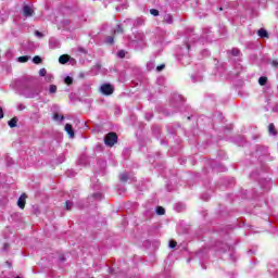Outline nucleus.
Instances as JSON below:
<instances>
[{"label":"nucleus","instance_id":"obj_2","mask_svg":"<svg viewBox=\"0 0 278 278\" xmlns=\"http://www.w3.org/2000/svg\"><path fill=\"white\" fill-rule=\"evenodd\" d=\"M65 131H66L68 138H75V130L73 129V125L66 124Z\"/></svg>","mask_w":278,"mask_h":278},{"label":"nucleus","instance_id":"obj_6","mask_svg":"<svg viewBox=\"0 0 278 278\" xmlns=\"http://www.w3.org/2000/svg\"><path fill=\"white\" fill-rule=\"evenodd\" d=\"M68 60H71V56L68 54H62L59 58L60 64H66L68 62Z\"/></svg>","mask_w":278,"mask_h":278},{"label":"nucleus","instance_id":"obj_22","mask_svg":"<svg viewBox=\"0 0 278 278\" xmlns=\"http://www.w3.org/2000/svg\"><path fill=\"white\" fill-rule=\"evenodd\" d=\"M106 42H108V45H112L114 42V36H109L106 38Z\"/></svg>","mask_w":278,"mask_h":278},{"label":"nucleus","instance_id":"obj_21","mask_svg":"<svg viewBox=\"0 0 278 278\" xmlns=\"http://www.w3.org/2000/svg\"><path fill=\"white\" fill-rule=\"evenodd\" d=\"M39 75H40V77H45L47 75V70L46 68H40L39 70Z\"/></svg>","mask_w":278,"mask_h":278},{"label":"nucleus","instance_id":"obj_23","mask_svg":"<svg viewBox=\"0 0 278 278\" xmlns=\"http://www.w3.org/2000/svg\"><path fill=\"white\" fill-rule=\"evenodd\" d=\"M177 247V241H169V249H175Z\"/></svg>","mask_w":278,"mask_h":278},{"label":"nucleus","instance_id":"obj_24","mask_svg":"<svg viewBox=\"0 0 278 278\" xmlns=\"http://www.w3.org/2000/svg\"><path fill=\"white\" fill-rule=\"evenodd\" d=\"M117 55H118V58H121V59L125 58V52H124V50H119V51L117 52Z\"/></svg>","mask_w":278,"mask_h":278},{"label":"nucleus","instance_id":"obj_9","mask_svg":"<svg viewBox=\"0 0 278 278\" xmlns=\"http://www.w3.org/2000/svg\"><path fill=\"white\" fill-rule=\"evenodd\" d=\"M257 36H260V38H268V31L264 28H261L257 30Z\"/></svg>","mask_w":278,"mask_h":278},{"label":"nucleus","instance_id":"obj_26","mask_svg":"<svg viewBox=\"0 0 278 278\" xmlns=\"http://www.w3.org/2000/svg\"><path fill=\"white\" fill-rule=\"evenodd\" d=\"M164 68H166V65H164V64H161V65H159L157 67H156V71H164Z\"/></svg>","mask_w":278,"mask_h":278},{"label":"nucleus","instance_id":"obj_34","mask_svg":"<svg viewBox=\"0 0 278 278\" xmlns=\"http://www.w3.org/2000/svg\"><path fill=\"white\" fill-rule=\"evenodd\" d=\"M97 151H101V147L100 146H97Z\"/></svg>","mask_w":278,"mask_h":278},{"label":"nucleus","instance_id":"obj_8","mask_svg":"<svg viewBox=\"0 0 278 278\" xmlns=\"http://www.w3.org/2000/svg\"><path fill=\"white\" fill-rule=\"evenodd\" d=\"M268 134L271 136H277V128L275 127V124L271 123L268 125Z\"/></svg>","mask_w":278,"mask_h":278},{"label":"nucleus","instance_id":"obj_13","mask_svg":"<svg viewBox=\"0 0 278 278\" xmlns=\"http://www.w3.org/2000/svg\"><path fill=\"white\" fill-rule=\"evenodd\" d=\"M230 53H231V55H233L235 58H238V55H240V49H238V48H232V49L230 50Z\"/></svg>","mask_w":278,"mask_h":278},{"label":"nucleus","instance_id":"obj_11","mask_svg":"<svg viewBox=\"0 0 278 278\" xmlns=\"http://www.w3.org/2000/svg\"><path fill=\"white\" fill-rule=\"evenodd\" d=\"M268 81V77L262 76L258 78L260 86H266V83Z\"/></svg>","mask_w":278,"mask_h":278},{"label":"nucleus","instance_id":"obj_4","mask_svg":"<svg viewBox=\"0 0 278 278\" xmlns=\"http://www.w3.org/2000/svg\"><path fill=\"white\" fill-rule=\"evenodd\" d=\"M25 199H27V195L23 193L17 200V205L21 210H25Z\"/></svg>","mask_w":278,"mask_h":278},{"label":"nucleus","instance_id":"obj_36","mask_svg":"<svg viewBox=\"0 0 278 278\" xmlns=\"http://www.w3.org/2000/svg\"><path fill=\"white\" fill-rule=\"evenodd\" d=\"M61 121H64V116H61Z\"/></svg>","mask_w":278,"mask_h":278},{"label":"nucleus","instance_id":"obj_29","mask_svg":"<svg viewBox=\"0 0 278 278\" xmlns=\"http://www.w3.org/2000/svg\"><path fill=\"white\" fill-rule=\"evenodd\" d=\"M93 199H101V193L100 192L93 193Z\"/></svg>","mask_w":278,"mask_h":278},{"label":"nucleus","instance_id":"obj_19","mask_svg":"<svg viewBox=\"0 0 278 278\" xmlns=\"http://www.w3.org/2000/svg\"><path fill=\"white\" fill-rule=\"evenodd\" d=\"M150 14H151L152 16H160V11H159L157 9H151V10H150Z\"/></svg>","mask_w":278,"mask_h":278},{"label":"nucleus","instance_id":"obj_28","mask_svg":"<svg viewBox=\"0 0 278 278\" xmlns=\"http://www.w3.org/2000/svg\"><path fill=\"white\" fill-rule=\"evenodd\" d=\"M271 66H274V68H278V62H277V60H274V61L271 62Z\"/></svg>","mask_w":278,"mask_h":278},{"label":"nucleus","instance_id":"obj_16","mask_svg":"<svg viewBox=\"0 0 278 278\" xmlns=\"http://www.w3.org/2000/svg\"><path fill=\"white\" fill-rule=\"evenodd\" d=\"M165 210H164V207H162V206H159L157 208H156V214L159 215V216H164V214H165Z\"/></svg>","mask_w":278,"mask_h":278},{"label":"nucleus","instance_id":"obj_25","mask_svg":"<svg viewBox=\"0 0 278 278\" xmlns=\"http://www.w3.org/2000/svg\"><path fill=\"white\" fill-rule=\"evenodd\" d=\"M73 207V202L66 201V210H71Z\"/></svg>","mask_w":278,"mask_h":278},{"label":"nucleus","instance_id":"obj_30","mask_svg":"<svg viewBox=\"0 0 278 278\" xmlns=\"http://www.w3.org/2000/svg\"><path fill=\"white\" fill-rule=\"evenodd\" d=\"M78 164H80V166H86V163L84 162V159H79Z\"/></svg>","mask_w":278,"mask_h":278},{"label":"nucleus","instance_id":"obj_3","mask_svg":"<svg viewBox=\"0 0 278 278\" xmlns=\"http://www.w3.org/2000/svg\"><path fill=\"white\" fill-rule=\"evenodd\" d=\"M23 14L24 16H34V9H31L29 5H24L23 8Z\"/></svg>","mask_w":278,"mask_h":278},{"label":"nucleus","instance_id":"obj_27","mask_svg":"<svg viewBox=\"0 0 278 278\" xmlns=\"http://www.w3.org/2000/svg\"><path fill=\"white\" fill-rule=\"evenodd\" d=\"M35 36H38V38H43L45 35H42V33H40L39 30H36Z\"/></svg>","mask_w":278,"mask_h":278},{"label":"nucleus","instance_id":"obj_17","mask_svg":"<svg viewBox=\"0 0 278 278\" xmlns=\"http://www.w3.org/2000/svg\"><path fill=\"white\" fill-rule=\"evenodd\" d=\"M34 64H42V59L38 55L33 58Z\"/></svg>","mask_w":278,"mask_h":278},{"label":"nucleus","instance_id":"obj_35","mask_svg":"<svg viewBox=\"0 0 278 278\" xmlns=\"http://www.w3.org/2000/svg\"><path fill=\"white\" fill-rule=\"evenodd\" d=\"M219 12H223V8H219Z\"/></svg>","mask_w":278,"mask_h":278},{"label":"nucleus","instance_id":"obj_10","mask_svg":"<svg viewBox=\"0 0 278 278\" xmlns=\"http://www.w3.org/2000/svg\"><path fill=\"white\" fill-rule=\"evenodd\" d=\"M116 142H118L117 140H104V144L105 147H109V149H112V147H114V144H116Z\"/></svg>","mask_w":278,"mask_h":278},{"label":"nucleus","instance_id":"obj_12","mask_svg":"<svg viewBox=\"0 0 278 278\" xmlns=\"http://www.w3.org/2000/svg\"><path fill=\"white\" fill-rule=\"evenodd\" d=\"M17 61L21 62V64H25V62H29V56L28 55L20 56Z\"/></svg>","mask_w":278,"mask_h":278},{"label":"nucleus","instance_id":"obj_31","mask_svg":"<svg viewBox=\"0 0 278 278\" xmlns=\"http://www.w3.org/2000/svg\"><path fill=\"white\" fill-rule=\"evenodd\" d=\"M53 119H54V121H60V114H58V113L54 114V115H53Z\"/></svg>","mask_w":278,"mask_h":278},{"label":"nucleus","instance_id":"obj_1","mask_svg":"<svg viewBox=\"0 0 278 278\" xmlns=\"http://www.w3.org/2000/svg\"><path fill=\"white\" fill-rule=\"evenodd\" d=\"M100 92L105 94V97H110V94H114V87H112L110 84H103L100 88Z\"/></svg>","mask_w":278,"mask_h":278},{"label":"nucleus","instance_id":"obj_33","mask_svg":"<svg viewBox=\"0 0 278 278\" xmlns=\"http://www.w3.org/2000/svg\"><path fill=\"white\" fill-rule=\"evenodd\" d=\"M4 113H3V109L0 106V119L3 118Z\"/></svg>","mask_w":278,"mask_h":278},{"label":"nucleus","instance_id":"obj_7","mask_svg":"<svg viewBox=\"0 0 278 278\" xmlns=\"http://www.w3.org/2000/svg\"><path fill=\"white\" fill-rule=\"evenodd\" d=\"M104 140H118V135H116V132H109L104 137Z\"/></svg>","mask_w":278,"mask_h":278},{"label":"nucleus","instance_id":"obj_18","mask_svg":"<svg viewBox=\"0 0 278 278\" xmlns=\"http://www.w3.org/2000/svg\"><path fill=\"white\" fill-rule=\"evenodd\" d=\"M50 94H55L58 92V86L51 85L49 89Z\"/></svg>","mask_w":278,"mask_h":278},{"label":"nucleus","instance_id":"obj_14","mask_svg":"<svg viewBox=\"0 0 278 278\" xmlns=\"http://www.w3.org/2000/svg\"><path fill=\"white\" fill-rule=\"evenodd\" d=\"M121 181H129V174L123 173L119 176Z\"/></svg>","mask_w":278,"mask_h":278},{"label":"nucleus","instance_id":"obj_15","mask_svg":"<svg viewBox=\"0 0 278 278\" xmlns=\"http://www.w3.org/2000/svg\"><path fill=\"white\" fill-rule=\"evenodd\" d=\"M64 84H66V86H72V84H73V77L66 76V77L64 78Z\"/></svg>","mask_w":278,"mask_h":278},{"label":"nucleus","instance_id":"obj_32","mask_svg":"<svg viewBox=\"0 0 278 278\" xmlns=\"http://www.w3.org/2000/svg\"><path fill=\"white\" fill-rule=\"evenodd\" d=\"M167 18H168L167 23H169V24L173 23V16L172 15H167Z\"/></svg>","mask_w":278,"mask_h":278},{"label":"nucleus","instance_id":"obj_5","mask_svg":"<svg viewBox=\"0 0 278 278\" xmlns=\"http://www.w3.org/2000/svg\"><path fill=\"white\" fill-rule=\"evenodd\" d=\"M18 124V117H13L8 122L9 127H11V129H14V127H16V125Z\"/></svg>","mask_w":278,"mask_h":278},{"label":"nucleus","instance_id":"obj_20","mask_svg":"<svg viewBox=\"0 0 278 278\" xmlns=\"http://www.w3.org/2000/svg\"><path fill=\"white\" fill-rule=\"evenodd\" d=\"M123 31H124L123 27L121 25H118L116 27V29L114 30V35L116 36V34H123Z\"/></svg>","mask_w":278,"mask_h":278}]
</instances>
